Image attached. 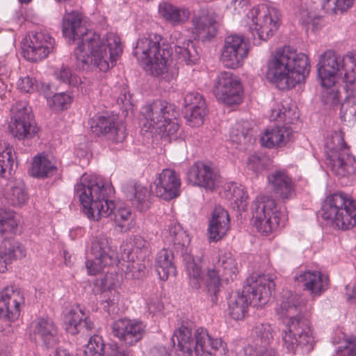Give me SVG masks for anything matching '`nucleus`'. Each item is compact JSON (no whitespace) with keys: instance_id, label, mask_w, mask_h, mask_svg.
Instances as JSON below:
<instances>
[{"instance_id":"nucleus-56","label":"nucleus","mask_w":356,"mask_h":356,"mask_svg":"<svg viewBox=\"0 0 356 356\" xmlns=\"http://www.w3.org/2000/svg\"><path fill=\"white\" fill-rule=\"evenodd\" d=\"M299 18L302 24L312 25L313 29L318 28L321 21V17L314 10H308L307 9H302L300 11Z\"/></svg>"},{"instance_id":"nucleus-17","label":"nucleus","mask_w":356,"mask_h":356,"mask_svg":"<svg viewBox=\"0 0 356 356\" xmlns=\"http://www.w3.org/2000/svg\"><path fill=\"white\" fill-rule=\"evenodd\" d=\"M54 45L55 40L48 33L32 32L23 40L22 54L28 60L40 61L53 51Z\"/></svg>"},{"instance_id":"nucleus-36","label":"nucleus","mask_w":356,"mask_h":356,"mask_svg":"<svg viewBox=\"0 0 356 356\" xmlns=\"http://www.w3.org/2000/svg\"><path fill=\"white\" fill-rule=\"evenodd\" d=\"M56 171L54 160L46 154H38L32 159L29 174L33 177L45 179L51 177Z\"/></svg>"},{"instance_id":"nucleus-64","label":"nucleus","mask_w":356,"mask_h":356,"mask_svg":"<svg viewBox=\"0 0 356 356\" xmlns=\"http://www.w3.org/2000/svg\"><path fill=\"white\" fill-rule=\"evenodd\" d=\"M149 356H170V354L165 347L156 346L151 348Z\"/></svg>"},{"instance_id":"nucleus-1","label":"nucleus","mask_w":356,"mask_h":356,"mask_svg":"<svg viewBox=\"0 0 356 356\" xmlns=\"http://www.w3.org/2000/svg\"><path fill=\"white\" fill-rule=\"evenodd\" d=\"M63 34L69 40H78L74 56L83 70L94 66L106 72L115 65L122 54V44L118 34L110 32L101 36L88 30L83 24L81 15L76 12L63 17Z\"/></svg>"},{"instance_id":"nucleus-39","label":"nucleus","mask_w":356,"mask_h":356,"mask_svg":"<svg viewBox=\"0 0 356 356\" xmlns=\"http://www.w3.org/2000/svg\"><path fill=\"white\" fill-rule=\"evenodd\" d=\"M166 241L172 244L175 248L181 254L186 252V248L190 243L188 234L184 230L180 225L172 223L165 232Z\"/></svg>"},{"instance_id":"nucleus-32","label":"nucleus","mask_w":356,"mask_h":356,"mask_svg":"<svg viewBox=\"0 0 356 356\" xmlns=\"http://www.w3.org/2000/svg\"><path fill=\"white\" fill-rule=\"evenodd\" d=\"M268 180L274 193L282 200H289L294 196V183L284 170H277L271 173Z\"/></svg>"},{"instance_id":"nucleus-20","label":"nucleus","mask_w":356,"mask_h":356,"mask_svg":"<svg viewBox=\"0 0 356 356\" xmlns=\"http://www.w3.org/2000/svg\"><path fill=\"white\" fill-rule=\"evenodd\" d=\"M123 251L122 259L133 261L127 265V268L134 277L139 278L143 271L144 266L134 261L135 257L139 260L149 252V243L140 236H134L124 241L120 247Z\"/></svg>"},{"instance_id":"nucleus-18","label":"nucleus","mask_w":356,"mask_h":356,"mask_svg":"<svg viewBox=\"0 0 356 356\" xmlns=\"http://www.w3.org/2000/svg\"><path fill=\"white\" fill-rule=\"evenodd\" d=\"M241 84L235 75L229 72H222L216 78L213 92L217 99L226 104H237L241 102Z\"/></svg>"},{"instance_id":"nucleus-5","label":"nucleus","mask_w":356,"mask_h":356,"mask_svg":"<svg viewBox=\"0 0 356 356\" xmlns=\"http://www.w3.org/2000/svg\"><path fill=\"white\" fill-rule=\"evenodd\" d=\"M160 35L147 33L136 42L133 54L146 71L165 81L174 79L177 70L172 65V47L162 42Z\"/></svg>"},{"instance_id":"nucleus-16","label":"nucleus","mask_w":356,"mask_h":356,"mask_svg":"<svg viewBox=\"0 0 356 356\" xmlns=\"http://www.w3.org/2000/svg\"><path fill=\"white\" fill-rule=\"evenodd\" d=\"M10 113L9 129L14 137L29 140L37 134L38 129L26 102H17L11 107Z\"/></svg>"},{"instance_id":"nucleus-29","label":"nucleus","mask_w":356,"mask_h":356,"mask_svg":"<svg viewBox=\"0 0 356 356\" xmlns=\"http://www.w3.org/2000/svg\"><path fill=\"white\" fill-rule=\"evenodd\" d=\"M292 131L289 127H269L261 132L259 142L262 147L270 149L278 148L288 143Z\"/></svg>"},{"instance_id":"nucleus-38","label":"nucleus","mask_w":356,"mask_h":356,"mask_svg":"<svg viewBox=\"0 0 356 356\" xmlns=\"http://www.w3.org/2000/svg\"><path fill=\"white\" fill-rule=\"evenodd\" d=\"M269 118L272 121L283 122L286 124L294 123L299 114L294 105H289L287 101H282L273 105Z\"/></svg>"},{"instance_id":"nucleus-35","label":"nucleus","mask_w":356,"mask_h":356,"mask_svg":"<svg viewBox=\"0 0 356 356\" xmlns=\"http://www.w3.org/2000/svg\"><path fill=\"white\" fill-rule=\"evenodd\" d=\"M120 348L116 343L105 344L101 336L95 334L86 345L83 356H117Z\"/></svg>"},{"instance_id":"nucleus-40","label":"nucleus","mask_w":356,"mask_h":356,"mask_svg":"<svg viewBox=\"0 0 356 356\" xmlns=\"http://www.w3.org/2000/svg\"><path fill=\"white\" fill-rule=\"evenodd\" d=\"M173 254L170 250L163 249L156 258V269L162 280H166L169 276L176 275V268L173 263Z\"/></svg>"},{"instance_id":"nucleus-53","label":"nucleus","mask_w":356,"mask_h":356,"mask_svg":"<svg viewBox=\"0 0 356 356\" xmlns=\"http://www.w3.org/2000/svg\"><path fill=\"white\" fill-rule=\"evenodd\" d=\"M14 154L10 149L3 150L0 154V176L8 172L10 175L15 164Z\"/></svg>"},{"instance_id":"nucleus-28","label":"nucleus","mask_w":356,"mask_h":356,"mask_svg":"<svg viewBox=\"0 0 356 356\" xmlns=\"http://www.w3.org/2000/svg\"><path fill=\"white\" fill-rule=\"evenodd\" d=\"M295 280L314 296H321L328 289L329 277L319 270L300 272L295 276Z\"/></svg>"},{"instance_id":"nucleus-15","label":"nucleus","mask_w":356,"mask_h":356,"mask_svg":"<svg viewBox=\"0 0 356 356\" xmlns=\"http://www.w3.org/2000/svg\"><path fill=\"white\" fill-rule=\"evenodd\" d=\"M88 258L86 261L88 273L95 275L103 268L115 264L119 261L116 248L111 245L108 237L99 234L91 238Z\"/></svg>"},{"instance_id":"nucleus-2","label":"nucleus","mask_w":356,"mask_h":356,"mask_svg":"<svg viewBox=\"0 0 356 356\" xmlns=\"http://www.w3.org/2000/svg\"><path fill=\"white\" fill-rule=\"evenodd\" d=\"M111 188L105 185L101 176L83 174L74 186L75 195L83 207V212L87 218L99 221L113 212L115 227L120 232H127L136 225V214L129 208L120 207L114 211L115 204L106 197Z\"/></svg>"},{"instance_id":"nucleus-6","label":"nucleus","mask_w":356,"mask_h":356,"mask_svg":"<svg viewBox=\"0 0 356 356\" xmlns=\"http://www.w3.org/2000/svg\"><path fill=\"white\" fill-rule=\"evenodd\" d=\"M275 287L273 280L267 275H252L246 280L241 293L231 296L228 302L229 316L236 321L243 320L250 304L265 305Z\"/></svg>"},{"instance_id":"nucleus-14","label":"nucleus","mask_w":356,"mask_h":356,"mask_svg":"<svg viewBox=\"0 0 356 356\" xmlns=\"http://www.w3.org/2000/svg\"><path fill=\"white\" fill-rule=\"evenodd\" d=\"M251 209L255 226L266 235L277 230L285 220V216L280 212L275 200L266 195L258 196Z\"/></svg>"},{"instance_id":"nucleus-42","label":"nucleus","mask_w":356,"mask_h":356,"mask_svg":"<svg viewBox=\"0 0 356 356\" xmlns=\"http://www.w3.org/2000/svg\"><path fill=\"white\" fill-rule=\"evenodd\" d=\"M224 195L234 209L238 211L245 210L248 195L243 186L236 183L228 184L225 189Z\"/></svg>"},{"instance_id":"nucleus-54","label":"nucleus","mask_w":356,"mask_h":356,"mask_svg":"<svg viewBox=\"0 0 356 356\" xmlns=\"http://www.w3.org/2000/svg\"><path fill=\"white\" fill-rule=\"evenodd\" d=\"M220 277H222V271L216 267L215 263L213 268H209L207 273L206 284L209 291L216 293L220 284Z\"/></svg>"},{"instance_id":"nucleus-43","label":"nucleus","mask_w":356,"mask_h":356,"mask_svg":"<svg viewBox=\"0 0 356 356\" xmlns=\"http://www.w3.org/2000/svg\"><path fill=\"white\" fill-rule=\"evenodd\" d=\"M189 284L194 289H199L203 283L201 260L195 259L191 254L183 255Z\"/></svg>"},{"instance_id":"nucleus-27","label":"nucleus","mask_w":356,"mask_h":356,"mask_svg":"<svg viewBox=\"0 0 356 356\" xmlns=\"http://www.w3.org/2000/svg\"><path fill=\"white\" fill-rule=\"evenodd\" d=\"M90 129L97 136L104 135L113 143H121L126 137L125 128L122 124H115L111 118L104 116L92 119Z\"/></svg>"},{"instance_id":"nucleus-10","label":"nucleus","mask_w":356,"mask_h":356,"mask_svg":"<svg viewBox=\"0 0 356 356\" xmlns=\"http://www.w3.org/2000/svg\"><path fill=\"white\" fill-rule=\"evenodd\" d=\"M321 211L322 218L335 229L348 230L356 226V201L348 194L336 193L327 196Z\"/></svg>"},{"instance_id":"nucleus-34","label":"nucleus","mask_w":356,"mask_h":356,"mask_svg":"<svg viewBox=\"0 0 356 356\" xmlns=\"http://www.w3.org/2000/svg\"><path fill=\"white\" fill-rule=\"evenodd\" d=\"M158 13L164 20L174 26L186 22L190 17L188 9L176 6L167 0L159 2Z\"/></svg>"},{"instance_id":"nucleus-62","label":"nucleus","mask_w":356,"mask_h":356,"mask_svg":"<svg viewBox=\"0 0 356 356\" xmlns=\"http://www.w3.org/2000/svg\"><path fill=\"white\" fill-rule=\"evenodd\" d=\"M248 3V0H230L229 5L235 12L240 13L247 6Z\"/></svg>"},{"instance_id":"nucleus-13","label":"nucleus","mask_w":356,"mask_h":356,"mask_svg":"<svg viewBox=\"0 0 356 356\" xmlns=\"http://www.w3.org/2000/svg\"><path fill=\"white\" fill-rule=\"evenodd\" d=\"M15 213L8 209H0V238L3 240L0 244V273H5L8 266L17 259L25 257L26 251L24 246L18 241L8 235L15 232L17 227Z\"/></svg>"},{"instance_id":"nucleus-47","label":"nucleus","mask_w":356,"mask_h":356,"mask_svg":"<svg viewBox=\"0 0 356 356\" xmlns=\"http://www.w3.org/2000/svg\"><path fill=\"white\" fill-rule=\"evenodd\" d=\"M255 335L253 346H269L273 342V330L268 323H261L253 330Z\"/></svg>"},{"instance_id":"nucleus-21","label":"nucleus","mask_w":356,"mask_h":356,"mask_svg":"<svg viewBox=\"0 0 356 356\" xmlns=\"http://www.w3.org/2000/svg\"><path fill=\"white\" fill-rule=\"evenodd\" d=\"M188 181L193 186L213 191L222 184L219 171L212 165L203 162L195 163L187 173Z\"/></svg>"},{"instance_id":"nucleus-19","label":"nucleus","mask_w":356,"mask_h":356,"mask_svg":"<svg viewBox=\"0 0 356 356\" xmlns=\"http://www.w3.org/2000/svg\"><path fill=\"white\" fill-rule=\"evenodd\" d=\"M150 187L151 192L156 196L170 200L180 195L181 179L174 170L165 168L156 174Z\"/></svg>"},{"instance_id":"nucleus-24","label":"nucleus","mask_w":356,"mask_h":356,"mask_svg":"<svg viewBox=\"0 0 356 356\" xmlns=\"http://www.w3.org/2000/svg\"><path fill=\"white\" fill-rule=\"evenodd\" d=\"M24 298L20 289L15 286L5 287L0 292V318L15 321L20 316Z\"/></svg>"},{"instance_id":"nucleus-33","label":"nucleus","mask_w":356,"mask_h":356,"mask_svg":"<svg viewBox=\"0 0 356 356\" xmlns=\"http://www.w3.org/2000/svg\"><path fill=\"white\" fill-rule=\"evenodd\" d=\"M171 44L174 45L177 59L187 65L195 63L197 56L193 42L179 31L173 32L170 35Z\"/></svg>"},{"instance_id":"nucleus-45","label":"nucleus","mask_w":356,"mask_h":356,"mask_svg":"<svg viewBox=\"0 0 356 356\" xmlns=\"http://www.w3.org/2000/svg\"><path fill=\"white\" fill-rule=\"evenodd\" d=\"M346 96L341 106V118L346 115L356 120V83L344 86Z\"/></svg>"},{"instance_id":"nucleus-46","label":"nucleus","mask_w":356,"mask_h":356,"mask_svg":"<svg viewBox=\"0 0 356 356\" xmlns=\"http://www.w3.org/2000/svg\"><path fill=\"white\" fill-rule=\"evenodd\" d=\"M253 131L246 121L236 123L230 130V140L238 145L250 142Z\"/></svg>"},{"instance_id":"nucleus-26","label":"nucleus","mask_w":356,"mask_h":356,"mask_svg":"<svg viewBox=\"0 0 356 356\" xmlns=\"http://www.w3.org/2000/svg\"><path fill=\"white\" fill-rule=\"evenodd\" d=\"M2 202L10 206L22 207L29 200V194L24 181L21 179H9L0 193Z\"/></svg>"},{"instance_id":"nucleus-11","label":"nucleus","mask_w":356,"mask_h":356,"mask_svg":"<svg viewBox=\"0 0 356 356\" xmlns=\"http://www.w3.org/2000/svg\"><path fill=\"white\" fill-rule=\"evenodd\" d=\"M281 15L275 6L261 3L254 6L246 15V26L254 40L267 41L277 31Z\"/></svg>"},{"instance_id":"nucleus-8","label":"nucleus","mask_w":356,"mask_h":356,"mask_svg":"<svg viewBox=\"0 0 356 356\" xmlns=\"http://www.w3.org/2000/svg\"><path fill=\"white\" fill-rule=\"evenodd\" d=\"M316 67L318 78L325 88L333 87L339 74H342L344 86L356 83V51L340 56L332 50H327L319 56Z\"/></svg>"},{"instance_id":"nucleus-57","label":"nucleus","mask_w":356,"mask_h":356,"mask_svg":"<svg viewBox=\"0 0 356 356\" xmlns=\"http://www.w3.org/2000/svg\"><path fill=\"white\" fill-rule=\"evenodd\" d=\"M334 356H356V339H348L339 347Z\"/></svg>"},{"instance_id":"nucleus-31","label":"nucleus","mask_w":356,"mask_h":356,"mask_svg":"<svg viewBox=\"0 0 356 356\" xmlns=\"http://www.w3.org/2000/svg\"><path fill=\"white\" fill-rule=\"evenodd\" d=\"M31 331L35 339H40L47 347L57 343V328L49 318H38L31 325Z\"/></svg>"},{"instance_id":"nucleus-7","label":"nucleus","mask_w":356,"mask_h":356,"mask_svg":"<svg viewBox=\"0 0 356 356\" xmlns=\"http://www.w3.org/2000/svg\"><path fill=\"white\" fill-rule=\"evenodd\" d=\"M175 341L185 356H227L226 343L220 338H213L203 327L197 328L193 337L191 329L181 326L172 337L173 346Z\"/></svg>"},{"instance_id":"nucleus-9","label":"nucleus","mask_w":356,"mask_h":356,"mask_svg":"<svg viewBox=\"0 0 356 356\" xmlns=\"http://www.w3.org/2000/svg\"><path fill=\"white\" fill-rule=\"evenodd\" d=\"M143 126L154 129L161 137L176 140L179 130L176 106L164 100H156L142 107Z\"/></svg>"},{"instance_id":"nucleus-55","label":"nucleus","mask_w":356,"mask_h":356,"mask_svg":"<svg viewBox=\"0 0 356 356\" xmlns=\"http://www.w3.org/2000/svg\"><path fill=\"white\" fill-rule=\"evenodd\" d=\"M206 102L202 95L197 92H188L184 97V107L186 110L190 108H200L206 107Z\"/></svg>"},{"instance_id":"nucleus-61","label":"nucleus","mask_w":356,"mask_h":356,"mask_svg":"<svg viewBox=\"0 0 356 356\" xmlns=\"http://www.w3.org/2000/svg\"><path fill=\"white\" fill-rule=\"evenodd\" d=\"M327 89L328 91L327 92L326 96L325 97V102L327 104H337L339 100V92L334 88H332V87Z\"/></svg>"},{"instance_id":"nucleus-60","label":"nucleus","mask_w":356,"mask_h":356,"mask_svg":"<svg viewBox=\"0 0 356 356\" xmlns=\"http://www.w3.org/2000/svg\"><path fill=\"white\" fill-rule=\"evenodd\" d=\"M346 296L350 304H356V284L350 283L346 285Z\"/></svg>"},{"instance_id":"nucleus-4","label":"nucleus","mask_w":356,"mask_h":356,"mask_svg":"<svg viewBox=\"0 0 356 356\" xmlns=\"http://www.w3.org/2000/svg\"><path fill=\"white\" fill-rule=\"evenodd\" d=\"M309 72L308 58L293 47L277 48L267 65L266 77L281 90L291 88L305 81Z\"/></svg>"},{"instance_id":"nucleus-58","label":"nucleus","mask_w":356,"mask_h":356,"mask_svg":"<svg viewBox=\"0 0 356 356\" xmlns=\"http://www.w3.org/2000/svg\"><path fill=\"white\" fill-rule=\"evenodd\" d=\"M17 87L22 92L31 93L36 89L35 81L29 76L21 77L17 83Z\"/></svg>"},{"instance_id":"nucleus-12","label":"nucleus","mask_w":356,"mask_h":356,"mask_svg":"<svg viewBox=\"0 0 356 356\" xmlns=\"http://www.w3.org/2000/svg\"><path fill=\"white\" fill-rule=\"evenodd\" d=\"M327 164L339 177L353 173L356 169L354 157L350 154L341 130L328 133L324 145Z\"/></svg>"},{"instance_id":"nucleus-63","label":"nucleus","mask_w":356,"mask_h":356,"mask_svg":"<svg viewBox=\"0 0 356 356\" xmlns=\"http://www.w3.org/2000/svg\"><path fill=\"white\" fill-rule=\"evenodd\" d=\"M248 166L253 171H258L260 168V159L256 155H252L248 158Z\"/></svg>"},{"instance_id":"nucleus-23","label":"nucleus","mask_w":356,"mask_h":356,"mask_svg":"<svg viewBox=\"0 0 356 356\" xmlns=\"http://www.w3.org/2000/svg\"><path fill=\"white\" fill-rule=\"evenodd\" d=\"M248 49L241 35L227 36L221 50L220 60L227 68H236L248 56Z\"/></svg>"},{"instance_id":"nucleus-30","label":"nucleus","mask_w":356,"mask_h":356,"mask_svg":"<svg viewBox=\"0 0 356 356\" xmlns=\"http://www.w3.org/2000/svg\"><path fill=\"white\" fill-rule=\"evenodd\" d=\"M229 229V216L227 211L220 206L216 207L208 227L209 241L214 242L220 241L227 234Z\"/></svg>"},{"instance_id":"nucleus-37","label":"nucleus","mask_w":356,"mask_h":356,"mask_svg":"<svg viewBox=\"0 0 356 356\" xmlns=\"http://www.w3.org/2000/svg\"><path fill=\"white\" fill-rule=\"evenodd\" d=\"M64 323L67 332L72 334H77L83 327L88 330L93 328V323L79 307L72 309L66 314Z\"/></svg>"},{"instance_id":"nucleus-3","label":"nucleus","mask_w":356,"mask_h":356,"mask_svg":"<svg viewBox=\"0 0 356 356\" xmlns=\"http://www.w3.org/2000/svg\"><path fill=\"white\" fill-rule=\"evenodd\" d=\"M302 307L300 298L289 291L282 296L276 308L280 317L288 318L282 332V342L289 353H294L300 349L308 353L314 348L315 341L309 322L300 314Z\"/></svg>"},{"instance_id":"nucleus-22","label":"nucleus","mask_w":356,"mask_h":356,"mask_svg":"<svg viewBox=\"0 0 356 356\" xmlns=\"http://www.w3.org/2000/svg\"><path fill=\"white\" fill-rule=\"evenodd\" d=\"M146 325L140 321L120 318L113 322L112 334L126 346H134L144 337Z\"/></svg>"},{"instance_id":"nucleus-51","label":"nucleus","mask_w":356,"mask_h":356,"mask_svg":"<svg viewBox=\"0 0 356 356\" xmlns=\"http://www.w3.org/2000/svg\"><path fill=\"white\" fill-rule=\"evenodd\" d=\"M47 104L53 110L60 111L67 109L72 102V97L67 92H59L47 99Z\"/></svg>"},{"instance_id":"nucleus-25","label":"nucleus","mask_w":356,"mask_h":356,"mask_svg":"<svg viewBox=\"0 0 356 356\" xmlns=\"http://www.w3.org/2000/svg\"><path fill=\"white\" fill-rule=\"evenodd\" d=\"M220 19L214 10L203 9L193 15L191 22L195 33L204 40H209L215 36Z\"/></svg>"},{"instance_id":"nucleus-44","label":"nucleus","mask_w":356,"mask_h":356,"mask_svg":"<svg viewBox=\"0 0 356 356\" xmlns=\"http://www.w3.org/2000/svg\"><path fill=\"white\" fill-rule=\"evenodd\" d=\"M127 197L140 211L149 207L150 191L147 186L136 183L129 187Z\"/></svg>"},{"instance_id":"nucleus-52","label":"nucleus","mask_w":356,"mask_h":356,"mask_svg":"<svg viewBox=\"0 0 356 356\" xmlns=\"http://www.w3.org/2000/svg\"><path fill=\"white\" fill-rule=\"evenodd\" d=\"M207 113V106L201 109L190 108L186 110L185 118L191 127H200L204 123V117Z\"/></svg>"},{"instance_id":"nucleus-59","label":"nucleus","mask_w":356,"mask_h":356,"mask_svg":"<svg viewBox=\"0 0 356 356\" xmlns=\"http://www.w3.org/2000/svg\"><path fill=\"white\" fill-rule=\"evenodd\" d=\"M146 304L148 310L151 313H156L161 311L163 308V305L156 295H154L147 299Z\"/></svg>"},{"instance_id":"nucleus-48","label":"nucleus","mask_w":356,"mask_h":356,"mask_svg":"<svg viewBox=\"0 0 356 356\" xmlns=\"http://www.w3.org/2000/svg\"><path fill=\"white\" fill-rule=\"evenodd\" d=\"M56 79L60 83H63L72 86H77L81 83V79L76 75L74 70L63 65L60 68L54 72Z\"/></svg>"},{"instance_id":"nucleus-41","label":"nucleus","mask_w":356,"mask_h":356,"mask_svg":"<svg viewBox=\"0 0 356 356\" xmlns=\"http://www.w3.org/2000/svg\"><path fill=\"white\" fill-rule=\"evenodd\" d=\"M216 267L222 271V276L227 281L234 280L240 269V264L231 252L220 251L217 261Z\"/></svg>"},{"instance_id":"nucleus-49","label":"nucleus","mask_w":356,"mask_h":356,"mask_svg":"<svg viewBox=\"0 0 356 356\" xmlns=\"http://www.w3.org/2000/svg\"><path fill=\"white\" fill-rule=\"evenodd\" d=\"M354 0H323L322 8L327 13H343L350 8Z\"/></svg>"},{"instance_id":"nucleus-50","label":"nucleus","mask_w":356,"mask_h":356,"mask_svg":"<svg viewBox=\"0 0 356 356\" xmlns=\"http://www.w3.org/2000/svg\"><path fill=\"white\" fill-rule=\"evenodd\" d=\"M236 356H277L272 345L253 346H248L240 350Z\"/></svg>"}]
</instances>
